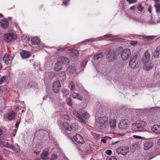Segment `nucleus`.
Segmentation results:
<instances>
[{"mask_svg": "<svg viewBox=\"0 0 160 160\" xmlns=\"http://www.w3.org/2000/svg\"><path fill=\"white\" fill-rule=\"evenodd\" d=\"M108 118L106 117H99L96 120V124L100 129L105 128L108 126Z\"/></svg>", "mask_w": 160, "mask_h": 160, "instance_id": "obj_1", "label": "nucleus"}, {"mask_svg": "<svg viewBox=\"0 0 160 160\" xmlns=\"http://www.w3.org/2000/svg\"><path fill=\"white\" fill-rule=\"evenodd\" d=\"M140 65V62L138 61L137 57L133 56L131 57L129 62V66L133 69L138 68Z\"/></svg>", "mask_w": 160, "mask_h": 160, "instance_id": "obj_2", "label": "nucleus"}, {"mask_svg": "<svg viewBox=\"0 0 160 160\" xmlns=\"http://www.w3.org/2000/svg\"><path fill=\"white\" fill-rule=\"evenodd\" d=\"M131 55V52L129 48L125 49L120 52L121 57L123 61H125L128 59Z\"/></svg>", "mask_w": 160, "mask_h": 160, "instance_id": "obj_3", "label": "nucleus"}, {"mask_svg": "<svg viewBox=\"0 0 160 160\" xmlns=\"http://www.w3.org/2000/svg\"><path fill=\"white\" fill-rule=\"evenodd\" d=\"M61 129L64 131H71L74 129V127L71 126L67 122H63L59 124Z\"/></svg>", "mask_w": 160, "mask_h": 160, "instance_id": "obj_4", "label": "nucleus"}, {"mask_svg": "<svg viewBox=\"0 0 160 160\" xmlns=\"http://www.w3.org/2000/svg\"><path fill=\"white\" fill-rule=\"evenodd\" d=\"M3 39L6 42H10L17 38L16 35L12 32H10L4 34L3 36Z\"/></svg>", "mask_w": 160, "mask_h": 160, "instance_id": "obj_5", "label": "nucleus"}, {"mask_svg": "<svg viewBox=\"0 0 160 160\" xmlns=\"http://www.w3.org/2000/svg\"><path fill=\"white\" fill-rule=\"evenodd\" d=\"M138 126L139 132H149V130L146 128L147 122L144 121H140L137 122Z\"/></svg>", "mask_w": 160, "mask_h": 160, "instance_id": "obj_6", "label": "nucleus"}, {"mask_svg": "<svg viewBox=\"0 0 160 160\" xmlns=\"http://www.w3.org/2000/svg\"><path fill=\"white\" fill-rule=\"evenodd\" d=\"M129 122L127 119H123L120 120L118 124V127L120 129H125L128 127Z\"/></svg>", "mask_w": 160, "mask_h": 160, "instance_id": "obj_7", "label": "nucleus"}, {"mask_svg": "<svg viewBox=\"0 0 160 160\" xmlns=\"http://www.w3.org/2000/svg\"><path fill=\"white\" fill-rule=\"evenodd\" d=\"M118 154H121L123 155H126L129 152V148L128 147H122L118 148L116 150Z\"/></svg>", "mask_w": 160, "mask_h": 160, "instance_id": "obj_8", "label": "nucleus"}, {"mask_svg": "<svg viewBox=\"0 0 160 160\" xmlns=\"http://www.w3.org/2000/svg\"><path fill=\"white\" fill-rule=\"evenodd\" d=\"M61 87V84L58 81H54L52 85V89L55 93L58 92Z\"/></svg>", "mask_w": 160, "mask_h": 160, "instance_id": "obj_9", "label": "nucleus"}, {"mask_svg": "<svg viewBox=\"0 0 160 160\" xmlns=\"http://www.w3.org/2000/svg\"><path fill=\"white\" fill-rule=\"evenodd\" d=\"M73 138L75 141L79 144H82L84 142L83 138L79 134H76L75 135L73 136Z\"/></svg>", "mask_w": 160, "mask_h": 160, "instance_id": "obj_10", "label": "nucleus"}, {"mask_svg": "<svg viewBox=\"0 0 160 160\" xmlns=\"http://www.w3.org/2000/svg\"><path fill=\"white\" fill-rule=\"evenodd\" d=\"M14 57V55H9L6 54L3 58V60L5 63L7 65L9 64V61L12 60Z\"/></svg>", "mask_w": 160, "mask_h": 160, "instance_id": "obj_11", "label": "nucleus"}, {"mask_svg": "<svg viewBox=\"0 0 160 160\" xmlns=\"http://www.w3.org/2000/svg\"><path fill=\"white\" fill-rule=\"evenodd\" d=\"M107 55L108 59L110 62H112L114 61L117 58L116 53L114 51L110 52Z\"/></svg>", "mask_w": 160, "mask_h": 160, "instance_id": "obj_12", "label": "nucleus"}, {"mask_svg": "<svg viewBox=\"0 0 160 160\" xmlns=\"http://www.w3.org/2000/svg\"><path fill=\"white\" fill-rule=\"evenodd\" d=\"M150 57V55L148 51L146 52L142 58V61L143 64L148 63Z\"/></svg>", "mask_w": 160, "mask_h": 160, "instance_id": "obj_13", "label": "nucleus"}, {"mask_svg": "<svg viewBox=\"0 0 160 160\" xmlns=\"http://www.w3.org/2000/svg\"><path fill=\"white\" fill-rule=\"evenodd\" d=\"M153 132L157 134H160V125L154 124L151 127Z\"/></svg>", "mask_w": 160, "mask_h": 160, "instance_id": "obj_14", "label": "nucleus"}, {"mask_svg": "<svg viewBox=\"0 0 160 160\" xmlns=\"http://www.w3.org/2000/svg\"><path fill=\"white\" fill-rule=\"evenodd\" d=\"M58 61L62 65L63 64L67 65L69 62V60L68 58L62 57H59L58 59Z\"/></svg>", "mask_w": 160, "mask_h": 160, "instance_id": "obj_15", "label": "nucleus"}, {"mask_svg": "<svg viewBox=\"0 0 160 160\" xmlns=\"http://www.w3.org/2000/svg\"><path fill=\"white\" fill-rule=\"evenodd\" d=\"M112 36V34H107L106 35H105L103 37H99L98 38H96L95 39L94 38H91L90 39H88L85 41H98L99 40H104V38H107V37H111Z\"/></svg>", "mask_w": 160, "mask_h": 160, "instance_id": "obj_16", "label": "nucleus"}, {"mask_svg": "<svg viewBox=\"0 0 160 160\" xmlns=\"http://www.w3.org/2000/svg\"><path fill=\"white\" fill-rule=\"evenodd\" d=\"M70 56L72 57V59L74 60H75L77 57L79 55V53L78 50H70Z\"/></svg>", "mask_w": 160, "mask_h": 160, "instance_id": "obj_17", "label": "nucleus"}, {"mask_svg": "<svg viewBox=\"0 0 160 160\" xmlns=\"http://www.w3.org/2000/svg\"><path fill=\"white\" fill-rule=\"evenodd\" d=\"M49 150L48 148L44 149L40 154V157L43 160L45 159L47 157Z\"/></svg>", "mask_w": 160, "mask_h": 160, "instance_id": "obj_18", "label": "nucleus"}, {"mask_svg": "<svg viewBox=\"0 0 160 160\" xmlns=\"http://www.w3.org/2000/svg\"><path fill=\"white\" fill-rule=\"evenodd\" d=\"M144 69L146 71H148L151 69L153 66V64L152 62L146 63L144 64Z\"/></svg>", "mask_w": 160, "mask_h": 160, "instance_id": "obj_19", "label": "nucleus"}, {"mask_svg": "<svg viewBox=\"0 0 160 160\" xmlns=\"http://www.w3.org/2000/svg\"><path fill=\"white\" fill-rule=\"evenodd\" d=\"M73 113L75 116L80 120L81 122L84 123H86V122L85 120L82 118L81 115L77 111L74 110Z\"/></svg>", "mask_w": 160, "mask_h": 160, "instance_id": "obj_20", "label": "nucleus"}, {"mask_svg": "<svg viewBox=\"0 0 160 160\" xmlns=\"http://www.w3.org/2000/svg\"><path fill=\"white\" fill-rule=\"evenodd\" d=\"M62 68V65L58 61L54 65V69L56 72H58L61 70Z\"/></svg>", "mask_w": 160, "mask_h": 160, "instance_id": "obj_21", "label": "nucleus"}, {"mask_svg": "<svg viewBox=\"0 0 160 160\" xmlns=\"http://www.w3.org/2000/svg\"><path fill=\"white\" fill-rule=\"evenodd\" d=\"M156 12L158 14L160 13V0H154Z\"/></svg>", "mask_w": 160, "mask_h": 160, "instance_id": "obj_22", "label": "nucleus"}, {"mask_svg": "<svg viewBox=\"0 0 160 160\" xmlns=\"http://www.w3.org/2000/svg\"><path fill=\"white\" fill-rule=\"evenodd\" d=\"M32 44L34 45H39L40 43V40L37 37H34L31 40Z\"/></svg>", "mask_w": 160, "mask_h": 160, "instance_id": "obj_23", "label": "nucleus"}, {"mask_svg": "<svg viewBox=\"0 0 160 160\" xmlns=\"http://www.w3.org/2000/svg\"><path fill=\"white\" fill-rule=\"evenodd\" d=\"M9 148L12 149L15 153H18L20 151V148L17 144L14 145H11V146Z\"/></svg>", "mask_w": 160, "mask_h": 160, "instance_id": "obj_24", "label": "nucleus"}, {"mask_svg": "<svg viewBox=\"0 0 160 160\" xmlns=\"http://www.w3.org/2000/svg\"><path fill=\"white\" fill-rule=\"evenodd\" d=\"M1 26L3 29H6L8 28L9 26V24L8 21L6 20H2L0 22Z\"/></svg>", "mask_w": 160, "mask_h": 160, "instance_id": "obj_25", "label": "nucleus"}, {"mask_svg": "<svg viewBox=\"0 0 160 160\" xmlns=\"http://www.w3.org/2000/svg\"><path fill=\"white\" fill-rule=\"evenodd\" d=\"M131 129L135 132H139L138 123L136 122L132 124L131 126Z\"/></svg>", "mask_w": 160, "mask_h": 160, "instance_id": "obj_26", "label": "nucleus"}, {"mask_svg": "<svg viewBox=\"0 0 160 160\" xmlns=\"http://www.w3.org/2000/svg\"><path fill=\"white\" fill-rule=\"evenodd\" d=\"M21 56L23 58H27L30 56V54L28 51L23 50L20 52Z\"/></svg>", "mask_w": 160, "mask_h": 160, "instance_id": "obj_27", "label": "nucleus"}, {"mask_svg": "<svg viewBox=\"0 0 160 160\" xmlns=\"http://www.w3.org/2000/svg\"><path fill=\"white\" fill-rule=\"evenodd\" d=\"M16 114L13 111H12L8 113L7 118L9 120H11L13 119L16 116Z\"/></svg>", "mask_w": 160, "mask_h": 160, "instance_id": "obj_28", "label": "nucleus"}, {"mask_svg": "<svg viewBox=\"0 0 160 160\" xmlns=\"http://www.w3.org/2000/svg\"><path fill=\"white\" fill-rule=\"evenodd\" d=\"M153 143L150 142H146L144 144V148L147 150L150 148L153 145Z\"/></svg>", "mask_w": 160, "mask_h": 160, "instance_id": "obj_29", "label": "nucleus"}, {"mask_svg": "<svg viewBox=\"0 0 160 160\" xmlns=\"http://www.w3.org/2000/svg\"><path fill=\"white\" fill-rule=\"evenodd\" d=\"M61 92L62 94L63 97L66 98L69 94V90L65 88H63L61 90Z\"/></svg>", "mask_w": 160, "mask_h": 160, "instance_id": "obj_30", "label": "nucleus"}, {"mask_svg": "<svg viewBox=\"0 0 160 160\" xmlns=\"http://www.w3.org/2000/svg\"><path fill=\"white\" fill-rule=\"evenodd\" d=\"M0 146L9 148L11 146V144H9L8 142L2 140H0Z\"/></svg>", "mask_w": 160, "mask_h": 160, "instance_id": "obj_31", "label": "nucleus"}, {"mask_svg": "<svg viewBox=\"0 0 160 160\" xmlns=\"http://www.w3.org/2000/svg\"><path fill=\"white\" fill-rule=\"evenodd\" d=\"M72 97L73 98H77L80 100H82V97L78 93L73 92L72 94Z\"/></svg>", "mask_w": 160, "mask_h": 160, "instance_id": "obj_32", "label": "nucleus"}, {"mask_svg": "<svg viewBox=\"0 0 160 160\" xmlns=\"http://www.w3.org/2000/svg\"><path fill=\"white\" fill-rule=\"evenodd\" d=\"M66 73L64 72H61L59 74V79L61 81H63L66 79Z\"/></svg>", "mask_w": 160, "mask_h": 160, "instance_id": "obj_33", "label": "nucleus"}, {"mask_svg": "<svg viewBox=\"0 0 160 160\" xmlns=\"http://www.w3.org/2000/svg\"><path fill=\"white\" fill-rule=\"evenodd\" d=\"M110 124L112 128H114L116 126V120L115 119H111L110 120Z\"/></svg>", "mask_w": 160, "mask_h": 160, "instance_id": "obj_34", "label": "nucleus"}, {"mask_svg": "<svg viewBox=\"0 0 160 160\" xmlns=\"http://www.w3.org/2000/svg\"><path fill=\"white\" fill-rule=\"evenodd\" d=\"M152 118V122L155 121L158 119L160 117L159 116L157 115V113L154 114L152 116H151Z\"/></svg>", "mask_w": 160, "mask_h": 160, "instance_id": "obj_35", "label": "nucleus"}, {"mask_svg": "<svg viewBox=\"0 0 160 160\" xmlns=\"http://www.w3.org/2000/svg\"><path fill=\"white\" fill-rule=\"evenodd\" d=\"M103 57L102 53H100L98 54H96L94 57V59L95 60H98L101 59Z\"/></svg>", "mask_w": 160, "mask_h": 160, "instance_id": "obj_36", "label": "nucleus"}, {"mask_svg": "<svg viewBox=\"0 0 160 160\" xmlns=\"http://www.w3.org/2000/svg\"><path fill=\"white\" fill-rule=\"evenodd\" d=\"M66 102L68 105L70 107H72V102L71 98H68L66 99Z\"/></svg>", "mask_w": 160, "mask_h": 160, "instance_id": "obj_37", "label": "nucleus"}, {"mask_svg": "<svg viewBox=\"0 0 160 160\" xmlns=\"http://www.w3.org/2000/svg\"><path fill=\"white\" fill-rule=\"evenodd\" d=\"M82 115L83 118L85 119H88L89 117V114L87 112H84L82 113Z\"/></svg>", "mask_w": 160, "mask_h": 160, "instance_id": "obj_38", "label": "nucleus"}, {"mask_svg": "<svg viewBox=\"0 0 160 160\" xmlns=\"http://www.w3.org/2000/svg\"><path fill=\"white\" fill-rule=\"evenodd\" d=\"M69 87L71 90H74L75 86L72 81L70 82L69 85Z\"/></svg>", "mask_w": 160, "mask_h": 160, "instance_id": "obj_39", "label": "nucleus"}, {"mask_svg": "<svg viewBox=\"0 0 160 160\" xmlns=\"http://www.w3.org/2000/svg\"><path fill=\"white\" fill-rule=\"evenodd\" d=\"M70 69V71L72 73H74L76 72V68L74 66H70L68 68V70Z\"/></svg>", "mask_w": 160, "mask_h": 160, "instance_id": "obj_40", "label": "nucleus"}, {"mask_svg": "<svg viewBox=\"0 0 160 160\" xmlns=\"http://www.w3.org/2000/svg\"><path fill=\"white\" fill-rule=\"evenodd\" d=\"M124 39L121 38H117L114 39H111L110 40L111 41H113L115 42H119V41H123Z\"/></svg>", "mask_w": 160, "mask_h": 160, "instance_id": "obj_41", "label": "nucleus"}, {"mask_svg": "<svg viewBox=\"0 0 160 160\" xmlns=\"http://www.w3.org/2000/svg\"><path fill=\"white\" fill-rule=\"evenodd\" d=\"M63 118H64L66 120H71L72 118H71L67 114H64L62 116Z\"/></svg>", "mask_w": 160, "mask_h": 160, "instance_id": "obj_42", "label": "nucleus"}, {"mask_svg": "<svg viewBox=\"0 0 160 160\" xmlns=\"http://www.w3.org/2000/svg\"><path fill=\"white\" fill-rule=\"evenodd\" d=\"M6 81V77L3 76L0 78V84H2Z\"/></svg>", "mask_w": 160, "mask_h": 160, "instance_id": "obj_43", "label": "nucleus"}, {"mask_svg": "<svg viewBox=\"0 0 160 160\" xmlns=\"http://www.w3.org/2000/svg\"><path fill=\"white\" fill-rule=\"evenodd\" d=\"M155 38V36H146L144 37H143V38L146 39L148 40H151L152 39Z\"/></svg>", "mask_w": 160, "mask_h": 160, "instance_id": "obj_44", "label": "nucleus"}, {"mask_svg": "<svg viewBox=\"0 0 160 160\" xmlns=\"http://www.w3.org/2000/svg\"><path fill=\"white\" fill-rule=\"evenodd\" d=\"M137 8L138 11L142 12L144 9V7H142L141 4H140L137 6Z\"/></svg>", "mask_w": 160, "mask_h": 160, "instance_id": "obj_45", "label": "nucleus"}, {"mask_svg": "<svg viewBox=\"0 0 160 160\" xmlns=\"http://www.w3.org/2000/svg\"><path fill=\"white\" fill-rule=\"evenodd\" d=\"M110 138H109L108 137L106 136L103 137L101 141L102 142H103L105 143L106 142L107 139H110Z\"/></svg>", "mask_w": 160, "mask_h": 160, "instance_id": "obj_46", "label": "nucleus"}, {"mask_svg": "<svg viewBox=\"0 0 160 160\" xmlns=\"http://www.w3.org/2000/svg\"><path fill=\"white\" fill-rule=\"evenodd\" d=\"M22 40H23V42H25V43H28V42L29 41V40L28 38H25V37L23 36L22 38Z\"/></svg>", "mask_w": 160, "mask_h": 160, "instance_id": "obj_47", "label": "nucleus"}, {"mask_svg": "<svg viewBox=\"0 0 160 160\" xmlns=\"http://www.w3.org/2000/svg\"><path fill=\"white\" fill-rule=\"evenodd\" d=\"M106 160H117L114 156L108 157H107Z\"/></svg>", "mask_w": 160, "mask_h": 160, "instance_id": "obj_48", "label": "nucleus"}, {"mask_svg": "<svg viewBox=\"0 0 160 160\" xmlns=\"http://www.w3.org/2000/svg\"><path fill=\"white\" fill-rule=\"evenodd\" d=\"M126 1L130 4L135 3L137 2L138 1L137 0H126Z\"/></svg>", "mask_w": 160, "mask_h": 160, "instance_id": "obj_49", "label": "nucleus"}, {"mask_svg": "<svg viewBox=\"0 0 160 160\" xmlns=\"http://www.w3.org/2000/svg\"><path fill=\"white\" fill-rule=\"evenodd\" d=\"M63 1L62 2V5H63L66 6L68 5V2L70 1V0H63Z\"/></svg>", "mask_w": 160, "mask_h": 160, "instance_id": "obj_50", "label": "nucleus"}, {"mask_svg": "<svg viewBox=\"0 0 160 160\" xmlns=\"http://www.w3.org/2000/svg\"><path fill=\"white\" fill-rule=\"evenodd\" d=\"M138 43L137 41H132L130 42V44L132 45H136Z\"/></svg>", "mask_w": 160, "mask_h": 160, "instance_id": "obj_51", "label": "nucleus"}, {"mask_svg": "<svg viewBox=\"0 0 160 160\" xmlns=\"http://www.w3.org/2000/svg\"><path fill=\"white\" fill-rule=\"evenodd\" d=\"M159 53L155 51L154 53V56L155 58H157L159 55Z\"/></svg>", "mask_w": 160, "mask_h": 160, "instance_id": "obj_52", "label": "nucleus"}, {"mask_svg": "<svg viewBox=\"0 0 160 160\" xmlns=\"http://www.w3.org/2000/svg\"><path fill=\"white\" fill-rule=\"evenodd\" d=\"M92 134L93 136L96 139H98L99 137V135L98 134H96L95 133H92Z\"/></svg>", "mask_w": 160, "mask_h": 160, "instance_id": "obj_53", "label": "nucleus"}, {"mask_svg": "<svg viewBox=\"0 0 160 160\" xmlns=\"http://www.w3.org/2000/svg\"><path fill=\"white\" fill-rule=\"evenodd\" d=\"M57 157V155L54 154H52L51 159H52V160H53L56 159Z\"/></svg>", "mask_w": 160, "mask_h": 160, "instance_id": "obj_54", "label": "nucleus"}, {"mask_svg": "<svg viewBox=\"0 0 160 160\" xmlns=\"http://www.w3.org/2000/svg\"><path fill=\"white\" fill-rule=\"evenodd\" d=\"M153 157H150V155L149 154H148L146 155V157L145 158L146 160H149L150 159H152Z\"/></svg>", "mask_w": 160, "mask_h": 160, "instance_id": "obj_55", "label": "nucleus"}, {"mask_svg": "<svg viewBox=\"0 0 160 160\" xmlns=\"http://www.w3.org/2000/svg\"><path fill=\"white\" fill-rule=\"evenodd\" d=\"M87 61H88L87 60H84L82 64V66L83 67H85L87 64Z\"/></svg>", "mask_w": 160, "mask_h": 160, "instance_id": "obj_56", "label": "nucleus"}, {"mask_svg": "<svg viewBox=\"0 0 160 160\" xmlns=\"http://www.w3.org/2000/svg\"><path fill=\"white\" fill-rule=\"evenodd\" d=\"M133 137L134 138L139 139H141L142 138V137L140 136H137V135H133Z\"/></svg>", "mask_w": 160, "mask_h": 160, "instance_id": "obj_57", "label": "nucleus"}, {"mask_svg": "<svg viewBox=\"0 0 160 160\" xmlns=\"http://www.w3.org/2000/svg\"><path fill=\"white\" fill-rule=\"evenodd\" d=\"M105 152H106V153L108 155H110L112 153V151L111 150H107Z\"/></svg>", "mask_w": 160, "mask_h": 160, "instance_id": "obj_58", "label": "nucleus"}, {"mask_svg": "<svg viewBox=\"0 0 160 160\" xmlns=\"http://www.w3.org/2000/svg\"><path fill=\"white\" fill-rule=\"evenodd\" d=\"M160 22V19H159L158 20H157L155 21H151V23L152 24H156Z\"/></svg>", "mask_w": 160, "mask_h": 160, "instance_id": "obj_59", "label": "nucleus"}, {"mask_svg": "<svg viewBox=\"0 0 160 160\" xmlns=\"http://www.w3.org/2000/svg\"><path fill=\"white\" fill-rule=\"evenodd\" d=\"M13 130L14 132L12 133V134L13 136L14 137L15 136L17 130V129H14Z\"/></svg>", "mask_w": 160, "mask_h": 160, "instance_id": "obj_60", "label": "nucleus"}, {"mask_svg": "<svg viewBox=\"0 0 160 160\" xmlns=\"http://www.w3.org/2000/svg\"><path fill=\"white\" fill-rule=\"evenodd\" d=\"M139 146V144H135L133 145V148H136L137 147H138Z\"/></svg>", "mask_w": 160, "mask_h": 160, "instance_id": "obj_61", "label": "nucleus"}, {"mask_svg": "<svg viewBox=\"0 0 160 160\" xmlns=\"http://www.w3.org/2000/svg\"><path fill=\"white\" fill-rule=\"evenodd\" d=\"M92 152V150L91 149H88L86 151V153L88 154Z\"/></svg>", "mask_w": 160, "mask_h": 160, "instance_id": "obj_62", "label": "nucleus"}, {"mask_svg": "<svg viewBox=\"0 0 160 160\" xmlns=\"http://www.w3.org/2000/svg\"><path fill=\"white\" fill-rule=\"evenodd\" d=\"M135 8H136L135 6H132V7H131L130 8V9L132 10H135Z\"/></svg>", "mask_w": 160, "mask_h": 160, "instance_id": "obj_63", "label": "nucleus"}, {"mask_svg": "<svg viewBox=\"0 0 160 160\" xmlns=\"http://www.w3.org/2000/svg\"><path fill=\"white\" fill-rule=\"evenodd\" d=\"M155 51L159 53V52H160V47H157Z\"/></svg>", "mask_w": 160, "mask_h": 160, "instance_id": "obj_64", "label": "nucleus"}]
</instances>
